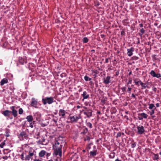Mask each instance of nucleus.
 Here are the masks:
<instances>
[{
    "instance_id": "1",
    "label": "nucleus",
    "mask_w": 161,
    "mask_h": 161,
    "mask_svg": "<svg viewBox=\"0 0 161 161\" xmlns=\"http://www.w3.org/2000/svg\"><path fill=\"white\" fill-rule=\"evenodd\" d=\"M62 147V144L58 141H56L53 147L54 151V154H55V155H58L61 157L62 155V152L61 151Z\"/></svg>"
},
{
    "instance_id": "2",
    "label": "nucleus",
    "mask_w": 161,
    "mask_h": 161,
    "mask_svg": "<svg viewBox=\"0 0 161 161\" xmlns=\"http://www.w3.org/2000/svg\"><path fill=\"white\" fill-rule=\"evenodd\" d=\"M54 98L53 97H46L42 99V102L44 105L48 103L51 104L53 102Z\"/></svg>"
},
{
    "instance_id": "3",
    "label": "nucleus",
    "mask_w": 161,
    "mask_h": 161,
    "mask_svg": "<svg viewBox=\"0 0 161 161\" xmlns=\"http://www.w3.org/2000/svg\"><path fill=\"white\" fill-rule=\"evenodd\" d=\"M137 133L138 134H142L145 131L144 127L142 126H139L137 127Z\"/></svg>"
},
{
    "instance_id": "4",
    "label": "nucleus",
    "mask_w": 161,
    "mask_h": 161,
    "mask_svg": "<svg viewBox=\"0 0 161 161\" xmlns=\"http://www.w3.org/2000/svg\"><path fill=\"white\" fill-rule=\"evenodd\" d=\"M19 61L21 64H24L27 62L26 57H24L23 58L20 57L19 58Z\"/></svg>"
},
{
    "instance_id": "5",
    "label": "nucleus",
    "mask_w": 161,
    "mask_h": 161,
    "mask_svg": "<svg viewBox=\"0 0 161 161\" xmlns=\"http://www.w3.org/2000/svg\"><path fill=\"white\" fill-rule=\"evenodd\" d=\"M58 114L60 116H61V118H64L65 114V111L64 109H60L59 111Z\"/></svg>"
},
{
    "instance_id": "6",
    "label": "nucleus",
    "mask_w": 161,
    "mask_h": 161,
    "mask_svg": "<svg viewBox=\"0 0 161 161\" xmlns=\"http://www.w3.org/2000/svg\"><path fill=\"white\" fill-rule=\"evenodd\" d=\"M31 100L32 102L31 103V106L35 108H36L37 104V101L34 98H32Z\"/></svg>"
},
{
    "instance_id": "7",
    "label": "nucleus",
    "mask_w": 161,
    "mask_h": 161,
    "mask_svg": "<svg viewBox=\"0 0 161 161\" xmlns=\"http://www.w3.org/2000/svg\"><path fill=\"white\" fill-rule=\"evenodd\" d=\"M70 119L71 121L75 122L77 121L80 118V116H74L70 118Z\"/></svg>"
},
{
    "instance_id": "8",
    "label": "nucleus",
    "mask_w": 161,
    "mask_h": 161,
    "mask_svg": "<svg viewBox=\"0 0 161 161\" xmlns=\"http://www.w3.org/2000/svg\"><path fill=\"white\" fill-rule=\"evenodd\" d=\"M36 152L33 149H31L29 151V155L31 157L33 155H36Z\"/></svg>"
},
{
    "instance_id": "9",
    "label": "nucleus",
    "mask_w": 161,
    "mask_h": 161,
    "mask_svg": "<svg viewBox=\"0 0 161 161\" xmlns=\"http://www.w3.org/2000/svg\"><path fill=\"white\" fill-rule=\"evenodd\" d=\"M11 109L12 110V113L14 117H16L17 116L18 114H17V110H15L14 108V107L13 106L11 107Z\"/></svg>"
},
{
    "instance_id": "10",
    "label": "nucleus",
    "mask_w": 161,
    "mask_h": 161,
    "mask_svg": "<svg viewBox=\"0 0 161 161\" xmlns=\"http://www.w3.org/2000/svg\"><path fill=\"white\" fill-rule=\"evenodd\" d=\"M127 50V54L128 56H130L133 54V49L132 48H131L130 49H128Z\"/></svg>"
},
{
    "instance_id": "11",
    "label": "nucleus",
    "mask_w": 161,
    "mask_h": 161,
    "mask_svg": "<svg viewBox=\"0 0 161 161\" xmlns=\"http://www.w3.org/2000/svg\"><path fill=\"white\" fill-rule=\"evenodd\" d=\"M84 114L86 115L88 117H90L92 115V111L91 110H88L85 112Z\"/></svg>"
},
{
    "instance_id": "12",
    "label": "nucleus",
    "mask_w": 161,
    "mask_h": 161,
    "mask_svg": "<svg viewBox=\"0 0 161 161\" xmlns=\"http://www.w3.org/2000/svg\"><path fill=\"white\" fill-rule=\"evenodd\" d=\"M11 112L8 110H6L2 112V114H3L5 116H9Z\"/></svg>"
},
{
    "instance_id": "13",
    "label": "nucleus",
    "mask_w": 161,
    "mask_h": 161,
    "mask_svg": "<svg viewBox=\"0 0 161 161\" xmlns=\"http://www.w3.org/2000/svg\"><path fill=\"white\" fill-rule=\"evenodd\" d=\"M26 119L27 120L28 122H30L33 120V117L31 115H28L26 117Z\"/></svg>"
},
{
    "instance_id": "14",
    "label": "nucleus",
    "mask_w": 161,
    "mask_h": 161,
    "mask_svg": "<svg viewBox=\"0 0 161 161\" xmlns=\"http://www.w3.org/2000/svg\"><path fill=\"white\" fill-rule=\"evenodd\" d=\"M46 153V151L44 150H42L39 153V156L41 157H42L45 155Z\"/></svg>"
},
{
    "instance_id": "15",
    "label": "nucleus",
    "mask_w": 161,
    "mask_h": 161,
    "mask_svg": "<svg viewBox=\"0 0 161 161\" xmlns=\"http://www.w3.org/2000/svg\"><path fill=\"white\" fill-rule=\"evenodd\" d=\"M8 82V80L6 78H4L3 79L1 82L0 84L1 86L3 85L4 84L7 83Z\"/></svg>"
},
{
    "instance_id": "16",
    "label": "nucleus",
    "mask_w": 161,
    "mask_h": 161,
    "mask_svg": "<svg viewBox=\"0 0 161 161\" xmlns=\"http://www.w3.org/2000/svg\"><path fill=\"white\" fill-rule=\"evenodd\" d=\"M148 105H149L148 108L149 109H151V110H153V109L155 110V109H156V108L155 107L154 105L153 104L150 103V104H148Z\"/></svg>"
},
{
    "instance_id": "17",
    "label": "nucleus",
    "mask_w": 161,
    "mask_h": 161,
    "mask_svg": "<svg viewBox=\"0 0 161 161\" xmlns=\"http://www.w3.org/2000/svg\"><path fill=\"white\" fill-rule=\"evenodd\" d=\"M82 96L83 97V99H85L89 97V95L87 94L86 92H84L82 94Z\"/></svg>"
},
{
    "instance_id": "18",
    "label": "nucleus",
    "mask_w": 161,
    "mask_h": 161,
    "mask_svg": "<svg viewBox=\"0 0 161 161\" xmlns=\"http://www.w3.org/2000/svg\"><path fill=\"white\" fill-rule=\"evenodd\" d=\"M134 81L135 84L138 86H139V84H140V82H141V80L137 79H134Z\"/></svg>"
},
{
    "instance_id": "19",
    "label": "nucleus",
    "mask_w": 161,
    "mask_h": 161,
    "mask_svg": "<svg viewBox=\"0 0 161 161\" xmlns=\"http://www.w3.org/2000/svg\"><path fill=\"white\" fill-rule=\"evenodd\" d=\"M110 77L109 76H107L104 80V82L106 84H108L109 83V80Z\"/></svg>"
},
{
    "instance_id": "20",
    "label": "nucleus",
    "mask_w": 161,
    "mask_h": 161,
    "mask_svg": "<svg viewBox=\"0 0 161 161\" xmlns=\"http://www.w3.org/2000/svg\"><path fill=\"white\" fill-rule=\"evenodd\" d=\"M140 84L141 86L142 89H145L147 87V85L146 84L143 83L142 81L140 82Z\"/></svg>"
},
{
    "instance_id": "21",
    "label": "nucleus",
    "mask_w": 161,
    "mask_h": 161,
    "mask_svg": "<svg viewBox=\"0 0 161 161\" xmlns=\"http://www.w3.org/2000/svg\"><path fill=\"white\" fill-rule=\"evenodd\" d=\"M140 115L143 118L146 119L147 118V115L144 113H141L140 114Z\"/></svg>"
},
{
    "instance_id": "22",
    "label": "nucleus",
    "mask_w": 161,
    "mask_h": 161,
    "mask_svg": "<svg viewBox=\"0 0 161 161\" xmlns=\"http://www.w3.org/2000/svg\"><path fill=\"white\" fill-rule=\"evenodd\" d=\"M31 159H32L31 157L29 155H27L26 156L25 158V159L29 161Z\"/></svg>"
},
{
    "instance_id": "23",
    "label": "nucleus",
    "mask_w": 161,
    "mask_h": 161,
    "mask_svg": "<svg viewBox=\"0 0 161 161\" xmlns=\"http://www.w3.org/2000/svg\"><path fill=\"white\" fill-rule=\"evenodd\" d=\"M150 74L153 77H155L156 73L153 70H151L150 73Z\"/></svg>"
},
{
    "instance_id": "24",
    "label": "nucleus",
    "mask_w": 161,
    "mask_h": 161,
    "mask_svg": "<svg viewBox=\"0 0 161 161\" xmlns=\"http://www.w3.org/2000/svg\"><path fill=\"white\" fill-rule=\"evenodd\" d=\"M84 79L86 81L91 80V78H89L87 76H86L84 77Z\"/></svg>"
},
{
    "instance_id": "25",
    "label": "nucleus",
    "mask_w": 161,
    "mask_h": 161,
    "mask_svg": "<svg viewBox=\"0 0 161 161\" xmlns=\"http://www.w3.org/2000/svg\"><path fill=\"white\" fill-rule=\"evenodd\" d=\"M154 109L151 110V111H149L148 113L150 114L151 115H152L154 113Z\"/></svg>"
},
{
    "instance_id": "26",
    "label": "nucleus",
    "mask_w": 161,
    "mask_h": 161,
    "mask_svg": "<svg viewBox=\"0 0 161 161\" xmlns=\"http://www.w3.org/2000/svg\"><path fill=\"white\" fill-rule=\"evenodd\" d=\"M88 42V39L86 37H85L83 38V42L85 43H86Z\"/></svg>"
},
{
    "instance_id": "27",
    "label": "nucleus",
    "mask_w": 161,
    "mask_h": 161,
    "mask_svg": "<svg viewBox=\"0 0 161 161\" xmlns=\"http://www.w3.org/2000/svg\"><path fill=\"white\" fill-rule=\"evenodd\" d=\"M90 154L92 156H95L96 154V152L95 151L91 152H90Z\"/></svg>"
},
{
    "instance_id": "28",
    "label": "nucleus",
    "mask_w": 161,
    "mask_h": 161,
    "mask_svg": "<svg viewBox=\"0 0 161 161\" xmlns=\"http://www.w3.org/2000/svg\"><path fill=\"white\" fill-rule=\"evenodd\" d=\"M23 110L22 108H20L19 109V113L20 114H22L23 113Z\"/></svg>"
},
{
    "instance_id": "29",
    "label": "nucleus",
    "mask_w": 161,
    "mask_h": 161,
    "mask_svg": "<svg viewBox=\"0 0 161 161\" xmlns=\"http://www.w3.org/2000/svg\"><path fill=\"white\" fill-rule=\"evenodd\" d=\"M161 77V75L160 74H156L155 77H156L157 78H159Z\"/></svg>"
},
{
    "instance_id": "30",
    "label": "nucleus",
    "mask_w": 161,
    "mask_h": 161,
    "mask_svg": "<svg viewBox=\"0 0 161 161\" xmlns=\"http://www.w3.org/2000/svg\"><path fill=\"white\" fill-rule=\"evenodd\" d=\"M5 143L4 142H2L1 144H0V147L1 148H3V146L4 145Z\"/></svg>"
},
{
    "instance_id": "31",
    "label": "nucleus",
    "mask_w": 161,
    "mask_h": 161,
    "mask_svg": "<svg viewBox=\"0 0 161 161\" xmlns=\"http://www.w3.org/2000/svg\"><path fill=\"white\" fill-rule=\"evenodd\" d=\"M121 90H122V91L124 92L125 91L126 88L125 87H124L121 88Z\"/></svg>"
},
{
    "instance_id": "32",
    "label": "nucleus",
    "mask_w": 161,
    "mask_h": 161,
    "mask_svg": "<svg viewBox=\"0 0 161 161\" xmlns=\"http://www.w3.org/2000/svg\"><path fill=\"white\" fill-rule=\"evenodd\" d=\"M145 31L143 28H142L140 30V32L142 33L143 34L144 33Z\"/></svg>"
},
{
    "instance_id": "33",
    "label": "nucleus",
    "mask_w": 161,
    "mask_h": 161,
    "mask_svg": "<svg viewBox=\"0 0 161 161\" xmlns=\"http://www.w3.org/2000/svg\"><path fill=\"white\" fill-rule=\"evenodd\" d=\"M131 90V88H129V87H128V92L130 93V91Z\"/></svg>"
},
{
    "instance_id": "34",
    "label": "nucleus",
    "mask_w": 161,
    "mask_h": 161,
    "mask_svg": "<svg viewBox=\"0 0 161 161\" xmlns=\"http://www.w3.org/2000/svg\"><path fill=\"white\" fill-rule=\"evenodd\" d=\"M34 161H41V160L40 159L36 158L34 160Z\"/></svg>"
},
{
    "instance_id": "35",
    "label": "nucleus",
    "mask_w": 161,
    "mask_h": 161,
    "mask_svg": "<svg viewBox=\"0 0 161 161\" xmlns=\"http://www.w3.org/2000/svg\"><path fill=\"white\" fill-rule=\"evenodd\" d=\"M21 159H22V160H24V155H23V154H22L21 155Z\"/></svg>"
},
{
    "instance_id": "36",
    "label": "nucleus",
    "mask_w": 161,
    "mask_h": 161,
    "mask_svg": "<svg viewBox=\"0 0 161 161\" xmlns=\"http://www.w3.org/2000/svg\"><path fill=\"white\" fill-rule=\"evenodd\" d=\"M30 126L31 128H33V125L31 123L30 124Z\"/></svg>"
},
{
    "instance_id": "37",
    "label": "nucleus",
    "mask_w": 161,
    "mask_h": 161,
    "mask_svg": "<svg viewBox=\"0 0 161 161\" xmlns=\"http://www.w3.org/2000/svg\"><path fill=\"white\" fill-rule=\"evenodd\" d=\"M156 106L157 107H159V104L158 103H157L156 104Z\"/></svg>"
},
{
    "instance_id": "38",
    "label": "nucleus",
    "mask_w": 161,
    "mask_h": 161,
    "mask_svg": "<svg viewBox=\"0 0 161 161\" xmlns=\"http://www.w3.org/2000/svg\"><path fill=\"white\" fill-rule=\"evenodd\" d=\"M132 147H135L136 146V145L135 144H133L132 145Z\"/></svg>"
},
{
    "instance_id": "39",
    "label": "nucleus",
    "mask_w": 161,
    "mask_h": 161,
    "mask_svg": "<svg viewBox=\"0 0 161 161\" xmlns=\"http://www.w3.org/2000/svg\"><path fill=\"white\" fill-rule=\"evenodd\" d=\"M53 121L54 122H55V123H57V120H55V119H53Z\"/></svg>"
},
{
    "instance_id": "40",
    "label": "nucleus",
    "mask_w": 161,
    "mask_h": 161,
    "mask_svg": "<svg viewBox=\"0 0 161 161\" xmlns=\"http://www.w3.org/2000/svg\"><path fill=\"white\" fill-rule=\"evenodd\" d=\"M139 25H140V26L141 27H142L143 26V25L142 24H140Z\"/></svg>"
},
{
    "instance_id": "41",
    "label": "nucleus",
    "mask_w": 161,
    "mask_h": 161,
    "mask_svg": "<svg viewBox=\"0 0 161 161\" xmlns=\"http://www.w3.org/2000/svg\"><path fill=\"white\" fill-rule=\"evenodd\" d=\"M143 119V118L141 117H139V120H142Z\"/></svg>"
},
{
    "instance_id": "42",
    "label": "nucleus",
    "mask_w": 161,
    "mask_h": 161,
    "mask_svg": "<svg viewBox=\"0 0 161 161\" xmlns=\"http://www.w3.org/2000/svg\"><path fill=\"white\" fill-rule=\"evenodd\" d=\"M115 161H121V160H119L118 159H116Z\"/></svg>"
},
{
    "instance_id": "43",
    "label": "nucleus",
    "mask_w": 161,
    "mask_h": 161,
    "mask_svg": "<svg viewBox=\"0 0 161 161\" xmlns=\"http://www.w3.org/2000/svg\"><path fill=\"white\" fill-rule=\"evenodd\" d=\"M90 137H87V139L88 140H90Z\"/></svg>"
},
{
    "instance_id": "44",
    "label": "nucleus",
    "mask_w": 161,
    "mask_h": 161,
    "mask_svg": "<svg viewBox=\"0 0 161 161\" xmlns=\"http://www.w3.org/2000/svg\"><path fill=\"white\" fill-rule=\"evenodd\" d=\"M120 136V133H118L117 134V136Z\"/></svg>"
},
{
    "instance_id": "45",
    "label": "nucleus",
    "mask_w": 161,
    "mask_h": 161,
    "mask_svg": "<svg viewBox=\"0 0 161 161\" xmlns=\"http://www.w3.org/2000/svg\"><path fill=\"white\" fill-rule=\"evenodd\" d=\"M108 59H106V61H105V62H106V63H108Z\"/></svg>"
},
{
    "instance_id": "46",
    "label": "nucleus",
    "mask_w": 161,
    "mask_h": 161,
    "mask_svg": "<svg viewBox=\"0 0 161 161\" xmlns=\"http://www.w3.org/2000/svg\"><path fill=\"white\" fill-rule=\"evenodd\" d=\"M89 124H90V127L91 128L92 127V124L91 123H90Z\"/></svg>"
},
{
    "instance_id": "47",
    "label": "nucleus",
    "mask_w": 161,
    "mask_h": 161,
    "mask_svg": "<svg viewBox=\"0 0 161 161\" xmlns=\"http://www.w3.org/2000/svg\"><path fill=\"white\" fill-rule=\"evenodd\" d=\"M132 96L133 97H135V96L133 94H132Z\"/></svg>"
},
{
    "instance_id": "48",
    "label": "nucleus",
    "mask_w": 161,
    "mask_h": 161,
    "mask_svg": "<svg viewBox=\"0 0 161 161\" xmlns=\"http://www.w3.org/2000/svg\"><path fill=\"white\" fill-rule=\"evenodd\" d=\"M48 161H53V160H52V159H50L49 160H48Z\"/></svg>"
},
{
    "instance_id": "49",
    "label": "nucleus",
    "mask_w": 161,
    "mask_h": 161,
    "mask_svg": "<svg viewBox=\"0 0 161 161\" xmlns=\"http://www.w3.org/2000/svg\"><path fill=\"white\" fill-rule=\"evenodd\" d=\"M77 108H80V106H77Z\"/></svg>"
},
{
    "instance_id": "50",
    "label": "nucleus",
    "mask_w": 161,
    "mask_h": 161,
    "mask_svg": "<svg viewBox=\"0 0 161 161\" xmlns=\"http://www.w3.org/2000/svg\"><path fill=\"white\" fill-rule=\"evenodd\" d=\"M156 159H158V156H157V157H156Z\"/></svg>"
},
{
    "instance_id": "51",
    "label": "nucleus",
    "mask_w": 161,
    "mask_h": 161,
    "mask_svg": "<svg viewBox=\"0 0 161 161\" xmlns=\"http://www.w3.org/2000/svg\"><path fill=\"white\" fill-rule=\"evenodd\" d=\"M160 155H161V153H160Z\"/></svg>"
},
{
    "instance_id": "52",
    "label": "nucleus",
    "mask_w": 161,
    "mask_h": 161,
    "mask_svg": "<svg viewBox=\"0 0 161 161\" xmlns=\"http://www.w3.org/2000/svg\"><path fill=\"white\" fill-rule=\"evenodd\" d=\"M160 80H161V78H160Z\"/></svg>"
},
{
    "instance_id": "53",
    "label": "nucleus",
    "mask_w": 161,
    "mask_h": 161,
    "mask_svg": "<svg viewBox=\"0 0 161 161\" xmlns=\"http://www.w3.org/2000/svg\"><path fill=\"white\" fill-rule=\"evenodd\" d=\"M57 114V113H55V114Z\"/></svg>"
}]
</instances>
